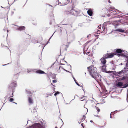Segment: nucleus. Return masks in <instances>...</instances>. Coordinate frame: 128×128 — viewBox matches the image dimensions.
<instances>
[{
	"instance_id": "obj_21",
	"label": "nucleus",
	"mask_w": 128,
	"mask_h": 128,
	"mask_svg": "<svg viewBox=\"0 0 128 128\" xmlns=\"http://www.w3.org/2000/svg\"><path fill=\"white\" fill-rule=\"evenodd\" d=\"M110 10L111 11H112L113 12H115V10H116V9L114 7L112 8H110Z\"/></svg>"
},
{
	"instance_id": "obj_48",
	"label": "nucleus",
	"mask_w": 128,
	"mask_h": 128,
	"mask_svg": "<svg viewBox=\"0 0 128 128\" xmlns=\"http://www.w3.org/2000/svg\"><path fill=\"white\" fill-rule=\"evenodd\" d=\"M108 16H110V15H109V14H108Z\"/></svg>"
},
{
	"instance_id": "obj_44",
	"label": "nucleus",
	"mask_w": 128,
	"mask_h": 128,
	"mask_svg": "<svg viewBox=\"0 0 128 128\" xmlns=\"http://www.w3.org/2000/svg\"><path fill=\"white\" fill-rule=\"evenodd\" d=\"M4 31H6V29H4Z\"/></svg>"
},
{
	"instance_id": "obj_5",
	"label": "nucleus",
	"mask_w": 128,
	"mask_h": 128,
	"mask_svg": "<svg viewBox=\"0 0 128 128\" xmlns=\"http://www.w3.org/2000/svg\"><path fill=\"white\" fill-rule=\"evenodd\" d=\"M26 128H44V127L41 125L39 123H36L31 126Z\"/></svg>"
},
{
	"instance_id": "obj_19",
	"label": "nucleus",
	"mask_w": 128,
	"mask_h": 128,
	"mask_svg": "<svg viewBox=\"0 0 128 128\" xmlns=\"http://www.w3.org/2000/svg\"><path fill=\"white\" fill-rule=\"evenodd\" d=\"M128 86V82L123 85V86L122 87V88H126Z\"/></svg>"
},
{
	"instance_id": "obj_60",
	"label": "nucleus",
	"mask_w": 128,
	"mask_h": 128,
	"mask_svg": "<svg viewBox=\"0 0 128 128\" xmlns=\"http://www.w3.org/2000/svg\"><path fill=\"white\" fill-rule=\"evenodd\" d=\"M109 2V3H110V2Z\"/></svg>"
},
{
	"instance_id": "obj_41",
	"label": "nucleus",
	"mask_w": 128,
	"mask_h": 128,
	"mask_svg": "<svg viewBox=\"0 0 128 128\" xmlns=\"http://www.w3.org/2000/svg\"><path fill=\"white\" fill-rule=\"evenodd\" d=\"M76 96H78H78L76 94V95H75L74 97H76Z\"/></svg>"
},
{
	"instance_id": "obj_33",
	"label": "nucleus",
	"mask_w": 128,
	"mask_h": 128,
	"mask_svg": "<svg viewBox=\"0 0 128 128\" xmlns=\"http://www.w3.org/2000/svg\"><path fill=\"white\" fill-rule=\"evenodd\" d=\"M97 110L98 112H98H100V109L98 108V109H97Z\"/></svg>"
},
{
	"instance_id": "obj_63",
	"label": "nucleus",
	"mask_w": 128,
	"mask_h": 128,
	"mask_svg": "<svg viewBox=\"0 0 128 128\" xmlns=\"http://www.w3.org/2000/svg\"><path fill=\"white\" fill-rule=\"evenodd\" d=\"M60 31H62V30H60Z\"/></svg>"
},
{
	"instance_id": "obj_49",
	"label": "nucleus",
	"mask_w": 128,
	"mask_h": 128,
	"mask_svg": "<svg viewBox=\"0 0 128 128\" xmlns=\"http://www.w3.org/2000/svg\"><path fill=\"white\" fill-rule=\"evenodd\" d=\"M61 64L62 65H64V64Z\"/></svg>"
},
{
	"instance_id": "obj_54",
	"label": "nucleus",
	"mask_w": 128,
	"mask_h": 128,
	"mask_svg": "<svg viewBox=\"0 0 128 128\" xmlns=\"http://www.w3.org/2000/svg\"><path fill=\"white\" fill-rule=\"evenodd\" d=\"M34 110H36V109H34Z\"/></svg>"
},
{
	"instance_id": "obj_26",
	"label": "nucleus",
	"mask_w": 128,
	"mask_h": 128,
	"mask_svg": "<svg viewBox=\"0 0 128 128\" xmlns=\"http://www.w3.org/2000/svg\"><path fill=\"white\" fill-rule=\"evenodd\" d=\"M14 100V99L13 98H10V101L11 102H12Z\"/></svg>"
},
{
	"instance_id": "obj_14",
	"label": "nucleus",
	"mask_w": 128,
	"mask_h": 128,
	"mask_svg": "<svg viewBox=\"0 0 128 128\" xmlns=\"http://www.w3.org/2000/svg\"><path fill=\"white\" fill-rule=\"evenodd\" d=\"M115 31H118L120 32H124V30L120 29H117L114 30Z\"/></svg>"
},
{
	"instance_id": "obj_31",
	"label": "nucleus",
	"mask_w": 128,
	"mask_h": 128,
	"mask_svg": "<svg viewBox=\"0 0 128 128\" xmlns=\"http://www.w3.org/2000/svg\"><path fill=\"white\" fill-rule=\"evenodd\" d=\"M127 98H126V100H127V102H128V94H127Z\"/></svg>"
},
{
	"instance_id": "obj_6",
	"label": "nucleus",
	"mask_w": 128,
	"mask_h": 128,
	"mask_svg": "<svg viewBox=\"0 0 128 128\" xmlns=\"http://www.w3.org/2000/svg\"><path fill=\"white\" fill-rule=\"evenodd\" d=\"M116 53L120 54H118L119 56H125V54H126L125 53L126 52L122 51V50L120 49H116Z\"/></svg>"
},
{
	"instance_id": "obj_28",
	"label": "nucleus",
	"mask_w": 128,
	"mask_h": 128,
	"mask_svg": "<svg viewBox=\"0 0 128 128\" xmlns=\"http://www.w3.org/2000/svg\"><path fill=\"white\" fill-rule=\"evenodd\" d=\"M52 82L54 83H56L57 82V81L56 80H52Z\"/></svg>"
},
{
	"instance_id": "obj_32",
	"label": "nucleus",
	"mask_w": 128,
	"mask_h": 128,
	"mask_svg": "<svg viewBox=\"0 0 128 128\" xmlns=\"http://www.w3.org/2000/svg\"><path fill=\"white\" fill-rule=\"evenodd\" d=\"M76 84L78 85V86H80L79 84L77 82V83H76Z\"/></svg>"
},
{
	"instance_id": "obj_43",
	"label": "nucleus",
	"mask_w": 128,
	"mask_h": 128,
	"mask_svg": "<svg viewBox=\"0 0 128 128\" xmlns=\"http://www.w3.org/2000/svg\"><path fill=\"white\" fill-rule=\"evenodd\" d=\"M115 69V68H112V70H114Z\"/></svg>"
},
{
	"instance_id": "obj_57",
	"label": "nucleus",
	"mask_w": 128,
	"mask_h": 128,
	"mask_svg": "<svg viewBox=\"0 0 128 128\" xmlns=\"http://www.w3.org/2000/svg\"><path fill=\"white\" fill-rule=\"evenodd\" d=\"M7 30V32H8V30Z\"/></svg>"
},
{
	"instance_id": "obj_10",
	"label": "nucleus",
	"mask_w": 128,
	"mask_h": 128,
	"mask_svg": "<svg viewBox=\"0 0 128 128\" xmlns=\"http://www.w3.org/2000/svg\"><path fill=\"white\" fill-rule=\"evenodd\" d=\"M102 71L103 72H106V66L105 65H104L102 66H100Z\"/></svg>"
},
{
	"instance_id": "obj_45",
	"label": "nucleus",
	"mask_w": 128,
	"mask_h": 128,
	"mask_svg": "<svg viewBox=\"0 0 128 128\" xmlns=\"http://www.w3.org/2000/svg\"><path fill=\"white\" fill-rule=\"evenodd\" d=\"M83 123L82 124H81V126H82L83 127H84V126H83Z\"/></svg>"
},
{
	"instance_id": "obj_15",
	"label": "nucleus",
	"mask_w": 128,
	"mask_h": 128,
	"mask_svg": "<svg viewBox=\"0 0 128 128\" xmlns=\"http://www.w3.org/2000/svg\"><path fill=\"white\" fill-rule=\"evenodd\" d=\"M85 118L86 117L84 115H83V116L82 118L79 120L78 121V123H80L81 122L85 119Z\"/></svg>"
},
{
	"instance_id": "obj_1",
	"label": "nucleus",
	"mask_w": 128,
	"mask_h": 128,
	"mask_svg": "<svg viewBox=\"0 0 128 128\" xmlns=\"http://www.w3.org/2000/svg\"><path fill=\"white\" fill-rule=\"evenodd\" d=\"M87 68L90 75L92 78H97V77L98 76V74L96 72V68L92 66L88 67Z\"/></svg>"
},
{
	"instance_id": "obj_16",
	"label": "nucleus",
	"mask_w": 128,
	"mask_h": 128,
	"mask_svg": "<svg viewBox=\"0 0 128 128\" xmlns=\"http://www.w3.org/2000/svg\"><path fill=\"white\" fill-rule=\"evenodd\" d=\"M28 101L30 104H32V100L30 97H28Z\"/></svg>"
},
{
	"instance_id": "obj_46",
	"label": "nucleus",
	"mask_w": 128,
	"mask_h": 128,
	"mask_svg": "<svg viewBox=\"0 0 128 128\" xmlns=\"http://www.w3.org/2000/svg\"><path fill=\"white\" fill-rule=\"evenodd\" d=\"M84 98V97H82V98H80V99H82V98Z\"/></svg>"
},
{
	"instance_id": "obj_51",
	"label": "nucleus",
	"mask_w": 128,
	"mask_h": 128,
	"mask_svg": "<svg viewBox=\"0 0 128 128\" xmlns=\"http://www.w3.org/2000/svg\"><path fill=\"white\" fill-rule=\"evenodd\" d=\"M51 84H52V86H54V85H53L52 84V83H51Z\"/></svg>"
},
{
	"instance_id": "obj_58",
	"label": "nucleus",
	"mask_w": 128,
	"mask_h": 128,
	"mask_svg": "<svg viewBox=\"0 0 128 128\" xmlns=\"http://www.w3.org/2000/svg\"><path fill=\"white\" fill-rule=\"evenodd\" d=\"M55 128H57V127H55Z\"/></svg>"
},
{
	"instance_id": "obj_64",
	"label": "nucleus",
	"mask_w": 128,
	"mask_h": 128,
	"mask_svg": "<svg viewBox=\"0 0 128 128\" xmlns=\"http://www.w3.org/2000/svg\"><path fill=\"white\" fill-rule=\"evenodd\" d=\"M60 31H62V30H60Z\"/></svg>"
},
{
	"instance_id": "obj_59",
	"label": "nucleus",
	"mask_w": 128,
	"mask_h": 128,
	"mask_svg": "<svg viewBox=\"0 0 128 128\" xmlns=\"http://www.w3.org/2000/svg\"><path fill=\"white\" fill-rule=\"evenodd\" d=\"M1 8H3V7L2 6H1Z\"/></svg>"
},
{
	"instance_id": "obj_36",
	"label": "nucleus",
	"mask_w": 128,
	"mask_h": 128,
	"mask_svg": "<svg viewBox=\"0 0 128 128\" xmlns=\"http://www.w3.org/2000/svg\"><path fill=\"white\" fill-rule=\"evenodd\" d=\"M120 111V110L118 111V110H116L114 111V112H117Z\"/></svg>"
},
{
	"instance_id": "obj_50",
	"label": "nucleus",
	"mask_w": 128,
	"mask_h": 128,
	"mask_svg": "<svg viewBox=\"0 0 128 128\" xmlns=\"http://www.w3.org/2000/svg\"><path fill=\"white\" fill-rule=\"evenodd\" d=\"M64 62H66V63H67V62H66V61H64Z\"/></svg>"
},
{
	"instance_id": "obj_53",
	"label": "nucleus",
	"mask_w": 128,
	"mask_h": 128,
	"mask_svg": "<svg viewBox=\"0 0 128 128\" xmlns=\"http://www.w3.org/2000/svg\"><path fill=\"white\" fill-rule=\"evenodd\" d=\"M69 66H70V68H71V66L70 65H69Z\"/></svg>"
},
{
	"instance_id": "obj_38",
	"label": "nucleus",
	"mask_w": 128,
	"mask_h": 128,
	"mask_svg": "<svg viewBox=\"0 0 128 128\" xmlns=\"http://www.w3.org/2000/svg\"><path fill=\"white\" fill-rule=\"evenodd\" d=\"M54 34V33L53 34L52 36L51 37H50V38L49 39V40H50V38H52V36Z\"/></svg>"
},
{
	"instance_id": "obj_17",
	"label": "nucleus",
	"mask_w": 128,
	"mask_h": 128,
	"mask_svg": "<svg viewBox=\"0 0 128 128\" xmlns=\"http://www.w3.org/2000/svg\"><path fill=\"white\" fill-rule=\"evenodd\" d=\"M126 78L125 76H123V77H120L119 78V80L121 81L124 80Z\"/></svg>"
},
{
	"instance_id": "obj_23",
	"label": "nucleus",
	"mask_w": 128,
	"mask_h": 128,
	"mask_svg": "<svg viewBox=\"0 0 128 128\" xmlns=\"http://www.w3.org/2000/svg\"><path fill=\"white\" fill-rule=\"evenodd\" d=\"M112 73L114 74L116 76V74L117 72L115 71H112Z\"/></svg>"
},
{
	"instance_id": "obj_55",
	"label": "nucleus",
	"mask_w": 128,
	"mask_h": 128,
	"mask_svg": "<svg viewBox=\"0 0 128 128\" xmlns=\"http://www.w3.org/2000/svg\"><path fill=\"white\" fill-rule=\"evenodd\" d=\"M110 118H112V117L111 116H110Z\"/></svg>"
},
{
	"instance_id": "obj_52",
	"label": "nucleus",
	"mask_w": 128,
	"mask_h": 128,
	"mask_svg": "<svg viewBox=\"0 0 128 128\" xmlns=\"http://www.w3.org/2000/svg\"><path fill=\"white\" fill-rule=\"evenodd\" d=\"M84 100H81V101H82Z\"/></svg>"
},
{
	"instance_id": "obj_18",
	"label": "nucleus",
	"mask_w": 128,
	"mask_h": 128,
	"mask_svg": "<svg viewBox=\"0 0 128 128\" xmlns=\"http://www.w3.org/2000/svg\"><path fill=\"white\" fill-rule=\"evenodd\" d=\"M128 86V82L123 85V86L122 87V88H126Z\"/></svg>"
},
{
	"instance_id": "obj_34",
	"label": "nucleus",
	"mask_w": 128,
	"mask_h": 128,
	"mask_svg": "<svg viewBox=\"0 0 128 128\" xmlns=\"http://www.w3.org/2000/svg\"><path fill=\"white\" fill-rule=\"evenodd\" d=\"M90 36H91V35L90 34H89L87 36V38H88V37Z\"/></svg>"
},
{
	"instance_id": "obj_25",
	"label": "nucleus",
	"mask_w": 128,
	"mask_h": 128,
	"mask_svg": "<svg viewBox=\"0 0 128 128\" xmlns=\"http://www.w3.org/2000/svg\"><path fill=\"white\" fill-rule=\"evenodd\" d=\"M115 12H116V13L117 14L121 12H119V11L118 10H116H116H115Z\"/></svg>"
},
{
	"instance_id": "obj_29",
	"label": "nucleus",
	"mask_w": 128,
	"mask_h": 128,
	"mask_svg": "<svg viewBox=\"0 0 128 128\" xmlns=\"http://www.w3.org/2000/svg\"><path fill=\"white\" fill-rule=\"evenodd\" d=\"M73 78L75 82L76 83H77V82L76 80L75 79V78L74 77H73Z\"/></svg>"
},
{
	"instance_id": "obj_39",
	"label": "nucleus",
	"mask_w": 128,
	"mask_h": 128,
	"mask_svg": "<svg viewBox=\"0 0 128 128\" xmlns=\"http://www.w3.org/2000/svg\"><path fill=\"white\" fill-rule=\"evenodd\" d=\"M49 40H48V43H47L46 44V45H45V46H44H44H46V45L47 44H48V42H49Z\"/></svg>"
},
{
	"instance_id": "obj_8",
	"label": "nucleus",
	"mask_w": 128,
	"mask_h": 128,
	"mask_svg": "<svg viewBox=\"0 0 128 128\" xmlns=\"http://www.w3.org/2000/svg\"><path fill=\"white\" fill-rule=\"evenodd\" d=\"M25 27L24 26H21L18 27L17 28H16V29L18 30L22 31L24 30L25 29Z\"/></svg>"
},
{
	"instance_id": "obj_13",
	"label": "nucleus",
	"mask_w": 128,
	"mask_h": 128,
	"mask_svg": "<svg viewBox=\"0 0 128 128\" xmlns=\"http://www.w3.org/2000/svg\"><path fill=\"white\" fill-rule=\"evenodd\" d=\"M124 71V70H122L121 71L117 72L116 74V76H118L122 74V73Z\"/></svg>"
},
{
	"instance_id": "obj_30",
	"label": "nucleus",
	"mask_w": 128,
	"mask_h": 128,
	"mask_svg": "<svg viewBox=\"0 0 128 128\" xmlns=\"http://www.w3.org/2000/svg\"><path fill=\"white\" fill-rule=\"evenodd\" d=\"M65 0V1H66V2H67V4L69 2V0Z\"/></svg>"
},
{
	"instance_id": "obj_22",
	"label": "nucleus",
	"mask_w": 128,
	"mask_h": 128,
	"mask_svg": "<svg viewBox=\"0 0 128 128\" xmlns=\"http://www.w3.org/2000/svg\"><path fill=\"white\" fill-rule=\"evenodd\" d=\"M33 70V69H28V72H29L32 71Z\"/></svg>"
},
{
	"instance_id": "obj_37",
	"label": "nucleus",
	"mask_w": 128,
	"mask_h": 128,
	"mask_svg": "<svg viewBox=\"0 0 128 128\" xmlns=\"http://www.w3.org/2000/svg\"><path fill=\"white\" fill-rule=\"evenodd\" d=\"M114 22H120V20H118L114 21Z\"/></svg>"
},
{
	"instance_id": "obj_12",
	"label": "nucleus",
	"mask_w": 128,
	"mask_h": 128,
	"mask_svg": "<svg viewBox=\"0 0 128 128\" xmlns=\"http://www.w3.org/2000/svg\"><path fill=\"white\" fill-rule=\"evenodd\" d=\"M36 73L40 74H43L45 73L44 72L41 70H37L36 71Z\"/></svg>"
},
{
	"instance_id": "obj_35",
	"label": "nucleus",
	"mask_w": 128,
	"mask_h": 128,
	"mask_svg": "<svg viewBox=\"0 0 128 128\" xmlns=\"http://www.w3.org/2000/svg\"><path fill=\"white\" fill-rule=\"evenodd\" d=\"M114 114V112H112L110 114V115H112V114Z\"/></svg>"
},
{
	"instance_id": "obj_9",
	"label": "nucleus",
	"mask_w": 128,
	"mask_h": 128,
	"mask_svg": "<svg viewBox=\"0 0 128 128\" xmlns=\"http://www.w3.org/2000/svg\"><path fill=\"white\" fill-rule=\"evenodd\" d=\"M123 83L121 82H118L116 84V86L117 87L122 88L123 86Z\"/></svg>"
},
{
	"instance_id": "obj_27",
	"label": "nucleus",
	"mask_w": 128,
	"mask_h": 128,
	"mask_svg": "<svg viewBox=\"0 0 128 128\" xmlns=\"http://www.w3.org/2000/svg\"><path fill=\"white\" fill-rule=\"evenodd\" d=\"M59 92H56L54 94V95L55 96H56V95L58 94H59Z\"/></svg>"
},
{
	"instance_id": "obj_61",
	"label": "nucleus",
	"mask_w": 128,
	"mask_h": 128,
	"mask_svg": "<svg viewBox=\"0 0 128 128\" xmlns=\"http://www.w3.org/2000/svg\"><path fill=\"white\" fill-rule=\"evenodd\" d=\"M109 2V3H110V2Z\"/></svg>"
},
{
	"instance_id": "obj_3",
	"label": "nucleus",
	"mask_w": 128,
	"mask_h": 128,
	"mask_svg": "<svg viewBox=\"0 0 128 128\" xmlns=\"http://www.w3.org/2000/svg\"><path fill=\"white\" fill-rule=\"evenodd\" d=\"M114 55V54H106L104 56L105 58L103 57L101 58V63L103 64H105L106 62L105 58H112Z\"/></svg>"
},
{
	"instance_id": "obj_56",
	"label": "nucleus",
	"mask_w": 128,
	"mask_h": 128,
	"mask_svg": "<svg viewBox=\"0 0 128 128\" xmlns=\"http://www.w3.org/2000/svg\"><path fill=\"white\" fill-rule=\"evenodd\" d=\"M14 103H15V104H17V103H15V102H14Z\"/></svg>"
},
{
	"instance_id": "obj_47",
	"label": "nucleus",
	"mask_w": 128,
	"mask_h": 128,
	"mask_svg": "<svg viewBox=\"0 0 128 128\" xmlns=\"http://www.w3.org/2000/svg\"><path fill=\"white\" fill-rule=\"evenodd\" d=\"M90 122H93L92 120H90Z\"/></svg>"
},
{
	"instance_id": "obj_42",
	"label": "nucleus",
	"mask_w": 128,
	"mask_h": 128,
	"mask_svg": "<svg viewBox=\"0 0 128 128\" xmlns=\"http://www.w3.org/2000/svg\"><path fill=\"white\" fill-rule=\"evenodd\" d=\"M94 116H96V117H98V115H94Z\"/></svg>"
},
{
	"instance_id": "obj_4",
	"label": "nucleus",
	"mask_w": 128,
	"mask_h": 128,
	"mask_svg": "<svg viewBox=\"0 0 128 128\" xmlns=\"http://www.w3.org/2000/svg\"><path fill=\"white\" fill-rule=\"evenodd\" d=\"M80 10L77 9H72L68 12V14H70L75 16H77L80 13Z\"/></svg>"
},
{
	"instance_id": "obj_2",
	"label": "nucleus",
	"mask_w": 128,
	"mask_h": 128,
	"mask_svg": "<svg viewBox=\"0 0 128 128\" xmlns=\"http://www.w3.org/2000/svg\"><path fill=\"white\" fill-rule=\"evenodd\" d=\"M17 86L16 82L15 81H12L11 82V84L9 85L8 87V89L11 91H12V94L10 95L9 98L12 97L13 96V90H14L15 88Z\"/></svg>"
},
{
	"instance_id": "obj_24",
	"label": "nucleus",
	"mask_w": 128,
	"mask_h": 128,
	"mask_svg": "<svg viewBox=\"0 0 128 128\" xmlns=\"http://www.w3.org/2000/svg\"><path fill=\"white\" fill-rule=\"evenodd\" d=\"M106 72L108 74H110L112 73V71H107L106 70V72Z\"/></svg>"
},
{
	"instance_id": "obj_40",
	"label": "nucleus",
	"mask_w": 128,
	"mask_h": 128,
	"mask_svg": "<svg viewBox=\"0 0 128 128\" xmlns=\"http://www.w3.org/2000/svg\"><path fill=\"white\" fill-rule=\"evenodd\" d=\"M95 108H96V109L97 110L98 109V108L96 106H95Z\"/></svg>"
},
{
	"instance_id": "obj_7",
	"label": "nucleus",
	"mask_w": 128,
	"mask_h": 128,
	"mask_svg": "<svg viewBox=\"0 0 128 128\" xmlns=\"http://www.w3.org/2000/svg\"><path fill=\"white\" fill-rule=\"evenodd\" d=\"M61 2L58 1V5L60 6H64L67 4V2L64 0H61Z\"/></svg>"
},
{
	"instance_id": "obj_62",
	"label": "nucleus",
	"mask_w": 128,
	"mask_h": 128,
	"mask_svg": "<svg viewBox=\"0 0 128 128\" xmlns=\"http://www.w3.org/2000/svg\"><path fill=\"white\" fill-rule=\"evenodd\" d=\"M85 74H86V72H85Z\"/></svg>"
},
{
	"instance_id": "obj_11",
	"label": "nucleus",
	"mask_w": 128,
	"mask_h": 128,
	"mask_svg": "<svg viewBox=\"0 0 128 128\" xmlns=\"http://www.w3.org/2000/svg\"><path fill=\"white\" fill-rule=\"evenodd\" d=\"M88 14L90 16H92V12L91 9H89L87 11Z\"/></svg>"
},
{
	"instance_id": "obj_20",
	"label": "nucleus",
	"mask_w": 128,
	"mask_h": 128,
	"mask_svg": "<svg viewBox=\"0 0 128 128\" xmlns=\"http://www.w3.org/2000/svg\"><path fill=\"white\" fill-rule=\"evenodd\" d=\"M59 69L60 70H61V69H63L64 70L66 71V72H70L69 71L66 70L65 69H64V68L62 67L61 66H60L59 68Z\"/></svg>"
}]
</instances>
